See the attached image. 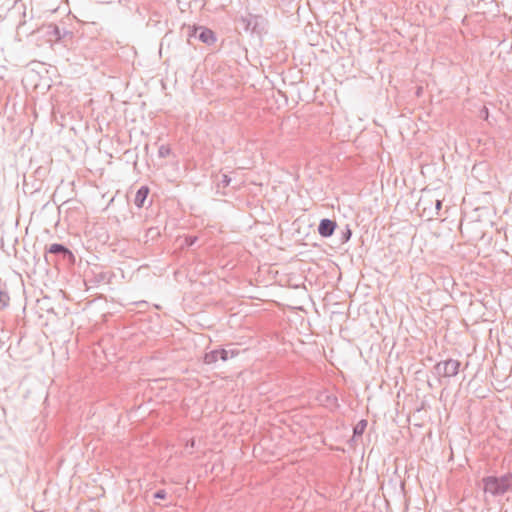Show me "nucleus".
<instances>
[{
    "label": "nucleus",
    "mask_w": 512,
    "mask_h": 512,
    "mask_svg": "<svg viewBox=\"0 0 512 512\" xmlns=\"http://www.w3.org/2000/svg\"><path fill=\"white\" fill-rule=\"evenodd\" d=\"M440 207H441V201H440V200H438V201H437V203H436V208H437V209H440Z\"/></svg>",
    "instance_id": "obj_10"
},
{
    "label": "nucleus",
    "mask_w": 512,
    "mask_h": 512,
    "mask_svg": "<svg viewBox=\"0 0 512 512\" xmlns=\"http://www.w3.org/2000/svg\"><path fill=\"white\" fill-rule=\"evenodd\" d=\"M367 427V421L366 420H360L353 429L354 436H361Z\"/></svg>",
    "instance_id": "obj_6"
},
{
    "label": "nucleus",
    "mask_w": 512,
    "mask_h": 512,
    "mask_svg": "<svg viewBox=\"0 0 512 512\" xmlns=\"http://www.w3.org/2000/svg\"><path fill=\"white\" fill-rule=\"evenodd\" d=\"M483 489L492 495H500L512 491V474L508 473L501 477L489 476L484 478Z\"/></svg>",
    "instance_id": "obj_1"
},
{
    "label": "nucleus",
    "mask_w": 512,
    "mask_h": 512,
    "mask_svg": "<svg viewBox=\"0 0 512 512\" xmlns=\"http://www.w3.org/2000/svg\"><path fill=\"white\" fill-rule=\"evenodd\" d=\"M10 303V296L5 291H0V309H5Z\"/></svg>",
    "instance_id": "obj_7"
},
{
    "label": "nucleus",
    "mask_w": 512,
    "mask_h": 512,
    "mask_svg": "<svg viewBox=\"0 0 512 512\" xmlns=\"http://www.w3.org/2000/svg\"><path fill=\"white\" fill-rule=\"evenodd\" d=\"M155 497H157V498H164V497H165V494H164V492H163V491H159V492H157V493L155 494Z\"/></svg>",
    "instance_id": "obj_9"
},
{
    "label": "nucleus",
    "mask_w": 512,
    "mask_h": 512,
    "mask_svg": "<svg viewBox=\"0 0 512 512\" xmlns=\"http://www.w3.org/2000/svg\"><path fill=\"white\" fill-rule=\"evenodd\" d=\"M148 194L149 189L147 187H141L135 195V205L139 208L142 207L144 205L145 200L147 199Z\"/></svg>",
    "instance_id": "obj_4"
},
{
    "label": "nucleus",
    "mask_w": 512,
    "mask_h": 512,
    "mask_svg": "<svg viewBox=\"0 0 512 512\" xmlns=\"http://www.w3.org/2000/svg\"><path fill=\"white\" fill-rule=\"evenodd\" d=\"M336 223L329 219H323L318 227V232L322 237H329L334 233Z\"/></svg>",
    "instance_id": "obj_3"
},
{
    "label": "nucleus",
    "mask_w": 512,
    "mask_h": 512,
    "mask_svg": "<svg viewBox=\"0 0 512 512\" xmlns=\"http://www.w3.org/2000/svg\"><path fill=\"white\" fill-rule=\"evenodd\" d=\"M218 359L226 361L228 359V351L225 349L214 350L209 353H206L204 356V362L206 364L216 363Z\"/></svg>",
    "instance_id": "obj_2"
},
{
    "label": "nucleus",
    "mask_w": 512,
    "mask_h": 512,
    "mask_svg": "<svg viewBox=\"0 0 512 512\" xmlns=\"http://www.w3.org/2000/svg\"><path fill=\"white\" fill-rule=\"evenodd\" d=\"M199 39L206 44H213L216 40L213 31L207 28H201Z\"/></svg>",
    "instance_id": "obj_5"
},
{
    "label": "nucleus",
    "mask_w": 512,
    "mask_h": 512,
    "mask_svg": "<svg viewBox=\"0 0 512 512\" xmlns=\"http://www.w3.org/2000/svg\"><path fill=\"white\" fill-rule=\"evenodd\" d=\"M49 252L50 253H60V252L66 253L69 251L64 246H62L60 244H52L49 248Z\"/></svg>",
    "instance_id": "obj_8"
}]
</instances>
